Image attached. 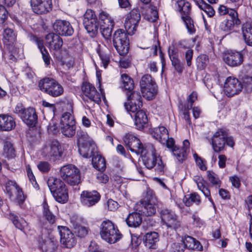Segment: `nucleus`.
Instances as JSON below:
<instances>
[{
    "label": "nucleus",
    "mask_w": 252,
    "mask_h": 252,
    "mask_svg": "<svg viewBox=\"0 0 252 252\" xmlns=\"http://www.w3.org/2000/svg\"><path fill=\"white\" fill-rule=\"evenodd\" d=\"M179 49H185L183 52L188 66H190L193 55V50L188 46L186 40H181L178 41L175 45H172L168 49V55L172 63V66L179 73H182L184 69V63H182L179 57Z\"/></svg>",
    "instance_id": "1"
},
{
    "label": "nucleus",
    "mask_w": 252,
    "mask_h": 252,
    "mask_svg": "<svg viewBox=\"0 0 252 252\" xmlns=\"http://www.w3.org/2000/svg\"><path fill=\"white\" fill-rule=\"evenodd\" d=\"M140 155L144 165L148 169L155 167L157 172H163L164 166L161 158L152 144L147 145Z\"/></svg>",
    "instance_id": "2"
},
{
    "label": "nucleus",
    "mask_w": 252,
    "mask_h": 252,
    "mask_svg": "<svg viewBox=\"0 0 252 252\" xmlns=\"http://www.w3.org/2000/svg\"><path fill=\"white\" fill-rule=\"evenodd\" d=\"M100 235L103 240L110 244L117 242L122 237L117 227L109 220H104L101 223Z\"/></svg>",
    "instance_id": "3"
},
{
    "label": "nucleus",
    "mask_w": 252,
    "mask_h": 252,
    "mask_svg": "<svg viewBox=\"0 0 252 252\" xmlns=\"http://www.w3.org/2000/svg\"><path fill=\"white\" fill-rule=\"evenodd\" d=\"M38 87L41 91L54 97L62 95L64 92L63 86L56 80L50 77L40 80Z\"/></svg>",
    "instance_id": "4"
},
{
    "label": "nucleus",
    "mask_w": 252,
    "mask_h": 252,
    "mask_svg": "<svg viewBox=\"0 0 252 252\" xmlns=\"http://www.w3.org/2000/svg\"><path fill=\"white\" fill-rule=\"evenodd\" d=\"M177 8L181 14V18L186 26L188 32L190 34L195 33L196 29L193 21L190 16V4L185 0H179L177 1Z\"/></svg>",
    "instance_id": "5"
},
{
    "label": "nucleus",
    "mask_w": 252,
    "mask_h": 252,
    "mask_svg": "<svg viewBox=\"0 0 252 252\" xmlns=\"http://www.w3.org/2000/svg\"><path fill=\"white\" fill-rule=\"evenodd\" d=\"M60 176L71 186L78 185L81 182L79 170L72 164H67L61 167Z\"/></svg>",
    "instance_id": "6"
},
{
    "label": "nucleus",
    "mask_w": 252,
    "mask_h": 252,
    "mask_svg": "<svg viewBox=\"0 0 252 252\" xmlns=\"http://www.w3.org/2000/svg\"><path fill=\"white\" fill-rule=\"evenodd\" d=\"M140 84L143 96L148 100L153 99L158 93V87L152 76L149 74L143 76Z\"/></svg>",
    "instance_id": "7"
},
{
    "label": "nucleus",
    "mask_w": 252,
    "mask_h": 252,
    "mask_svg": "<svg viewBox=\"0 0 252 252\" xmlns=\"http://www.w3.org/2000/svg\"><path fill=\"white\" fill-rule=\"evenodd\" d=\"M113 44L121 55L126 54L128 52L129 40L127 33L123 29L117 30L113 36Z\"/></svg>",
    "instance_id": "8"
},
{
    "label": "nucleus",
    "mask_w": 252,
    "mask_h": 252,
    "mask_svg": "<svg viewBox=\"0 0 252 252\" xmlns=\"http://www.w3.org/2000/svg\"><path fill=\"white\" fill-rule=\"evenodd\" d=\"M83 25L88 33L95 34L98 29V22L94 12L91 9H87L84 15Z\"/></svg>",
    "instance_id": "9"
},
{
    "label": "nucleus",
    "mask_w": 252,
    "mask_h": 252,
    "mask_svg": "<svg viewBox=\"0 0 252 252\" xmlns=\"http://www.w3.org/2000/svg\"><path fill=\"white\" fill-rule=\"evenodd\" d=\"M165 144L166 145L167 148L172 149L173 155L179 161H183L185 159L189 146V143L188 140L184 141L183 147L181 149L174 146L173 139L169 138V136L168 138L166 139Z\"/></svg>",
    "instance_id": "10"
},
{
    "label": "nucleus",
    "mask_w": 252,
    "mask_h": 252,
    "mask_svg": "<svg viewBox=\"0 0 252 252\" xmlns=\"http://www.w3.org/2000/svg\"><path fill=\"white\" fill-rule=\"evenodd\" d=\"M100 30L102 36L106 39L111 38L114 22L110 15L105 12L100 14Z\"/></svg>",
    "instance_id": "11"
},
{
    "label": "nucleus",
    "mask_w": 252,
    "mask_h": 252,
    "mask_svg": "<svg viewBox=\"0 0 252 252\" xmlns=\"http://www.w3.org/2000/svg\"><path fill=\"white\" fill-rule=\"evenodd\" d=\"M140 18V14L138 9H133L127 14L125 20V27L128 34H132L136 31Z\"/></svg>",
    "instance_id": "12"
},
{
    "label": "nucleus",
    "mask_w": 252,
    "mask_h": 252,
    "mask_svg": "<svg viewBox=\"0 0 252 252\" xmlns=\"http://www.w3.org/2000/svg\"><path fill=\"white\" fill-rule=\"evenodd\" d=\"M160 217L167 227L177 229L181 225L178 216L171 210L167 209L162 210Z\"/></svg>",
    "instance_id": "13"
},
{
    "label": "nucleus",
    "mask_w": 252,
    "mask_h": 252,
    "mask_svg": "<svg viewBox=\"0 0 252 252\" xmlns=\"http://www.w3.org/2000/svg\"><path fill=\"white\" fill-rule=\"evenodd\" d=\"M224 88L226 95L231 97L242 91L243 85L237 79L229 77L225 81Z\"/></svg>",
    "instance_id": "14"
},
{
    "label": "nucleus",
    "mask_w": 252,
    "mask_h": 252,
    "mask_svg": "<svg viewBox=\"0 0 252 252\" xmlns=\"http://www.w3.org/2000/svg\"><path fill=\"white\" fill-rule=\"evenodd\" d=\"M124 141L126 145L132 152L138 155H140L142 152L145 150V146L147 145H143L138 138L131 134H126Z\"/></svg>",
    "instance_id": "15"
},
{
    "label": "nucleus",
    "mask_w": 252,
    "mask_h": 252,
    "mask_svg": "<svg viewBox=\"0 0 252 252\" xmlns=\"http://www.w3.org/2000/svg\"><path fill=\"white\" fill-rule=\"evenodd\" d=\"M227 132L223 129H219L212 138V145L215 152L219 153L224 149L225 138Z\"/></svg>",
    "instance_id": "16"
},
{
    "label": "nucleus",
    "mask_w": 252,
    "mask_h": 252,
    "mask_svg": "<svg viewBox=\"0 0 252 252\" xmlns=\"http://www.w3.org/2000/svg\"><path fill=\"white\" fill-rule=\"evenodd\" d=\"M53 28L56 34L62 36H70L74 32L70 24L65 20H56L53 24Z\"/></svg>",
    "instance_id": "17"
},
{
    "label": "nucleus",
    "mask_w": 252,
    "mask_h": 252,
    "mask_svg": "<svg viewBox=\"0 0 252 252\" xmlns=\"http://www.w3.org/2000/svg\"><path fill=\"white\" fill-rule=\"evenodd\" d=\"M61 243L67 248H71L76 244L74 234L67 227L58 226Z\"/></svg>",
    "instance_id": "18"
},
{
    "label": "nucleus",
    "mask_w": 252,
    "mask_h": 252,
    "mask_svg": "<svg viewBox=\"0 0 252 252\" xmlns=\"http://www.w3.org/2000/svg\"><path fill=\"white\" fill-rule=\"evenodd\" d=\"M43 153L49 158H57L62 155L61 146L59 141L56 140L50 141L44 148Z\"/></svg>",
    "instance_id": "19"
},
{
    "label": "nucleus",
    "mask_w": 252,
    "mask_h": 252,
    "mask_svg": "<svg viewBox=\"0 0 252 252\" xmlns=\"http://www.w3.org/2000/svg\"><path fill=\"white\" fill-rule=\"evenodd\" d=\"M31 2L33 11L38 14L47 13L52 8V0H31Z\"/></svg>",
    "instance_id": "20"
},
{
    "label": "nucleus",
    "mask_w": 252,
    "mask_h": 252,
    "mask_svg": "<svg viewBox=\"0 0 252 252\" xmlns=\"http://www.w3.org/2000/svg\"><path fill=\"white\" fill-rule=\"evenodd\" d=\"M83 94L91 100L99 103L101 101L100 94L94 86L88 82H84L81 87Z\"/></svg>",
    "instance_id": "21"
},
{
    "label": "nucleus",
    "mask_w": 252,
    "mask_h": 252,
    "mask_svg": "<svg viewBox=\"0 0 252 252\" xmlns=\"http://www.w3.org/2000/svg\"><path fill=\"white\" fill-rule=\"evenodd\" d=\"M100 197V194L96 191H83L81 194V201L83 205L91 207L95 205Z\"/></svg>",
    "instance_id": "22"
},
{
    "label": "nucleus",
    "mask_w": 252,
    "mask_h": 252,
    "mask_svg": "<svg viewBox=\"0 0 252 252\" xmlns=\"http://www.w3.org/2000/svg\"><path fill=\"white\" fill-rule=\"evenodd\" d=\"M46 43L50 50L58 51L60 50L63 44L62 38L59 35L51 32L45 37Z\"/></svg>",
    "instance_id": "23"
},
{
    "label": "nucleus",
    "mask_w": 252,
    "mask_h": 252,
    "mask_svg": "<svg viewBox=\"0 0 252 252\" xmlns=\"http://www.w3.org/2000/svg\"><path fill=\"white\" fill-rule=\"evenodd\" d=\"M223 61L228 65L232 67L241 65L243 62V55L239 52H231L226 54Z\"/></svg>",
    "instance_id": "24"
},
{
    "label": "nucleus",
    "mask_w": 252,
    "mask_h": 252,
    "mask_svg": "<svg viewBox=\"0 0 252 252\" xmlns=\"http://www.w3.org/2000/svg\"><path fill=\"white\" fill-rule=\"evenodd\" d=\"M181 249L178 252H183L185 248L190 250H196L199 251L202 250V246L200 242L192 237L187 236L182 240Z\"/></svg>",
    "instance_id": "25"
},
{
    "label": "nucleus",
    "mask_w": 252,
    "mask_h": 252,
    "mask_svg": "<svg viewBox=\"0 0 252 252\" xmlns=\"http://www.w3.org/2000/svg\"><path fill=\"white\" fill-rule=\"evenodd\" d=\"M16 126L15 122L13 117L5 115H0V130L2 131H10Z\"/></svg>",
    "instance_id": "26"
},
{
    "label": "nucleus",
    "mask_w": 252,
    "mask_h": 252,
    "mask_svg": "<svg viewBox=\"0 0 252 252\" xmlns=\"http://www.w3.org/2000/svg\"><path fill=\"white\" fill-rule=\"evenodd\" d=\"M96 147L93 142L85 145H78V151L80 154L84 158H90L95 154Z\"/></svg>",
    "instance_id": "27"
},
{
    "label": "nucleus",
    "mask_w": 252,
    "mask_h": 252,
    "mask_svg": "<svg viewBox=\"0 0 252 252\" xmlns=\"http://www.w3.org/2000/svg\"><path fill=\"white\" fill-rule=\"evenodd\" d=\"M151 135L154 139L164 145L168 138V131L164 126H158L152 130Z\"/></svg>",
    "instance_id": "28"
},
{
    "label": "nucleus",
    "mask_w": 252,
    "mask_h": 252,
    "mask_svg": "<svg viewBox=\"0 0 252 252\" xmlns=\"http://www.w3.org/2000/svg\"><path fill=\"white\" fill-rule=\"evenodd\" d=\"M21 119L23 122L28 126H34L37 120V116L35 110L32 108H28L22 116Z\"/></svg>",
    "instance_id": "29"
},
{
    "label": "nucleus",
    "mask_w": 252,
    "mask_h": 252,
    "mask_svg": "<svg viewBox=\"0 0 252 252\" xmlns=\"http://www.w3.org/2000/svg\"><path fill=\"white\" fill-rule=\"evenodd\" d=\"M47 183L52 194L66 187L64 182L60 179L53 177H50L48 179Z\"/></svg>",
    "instance_id": "30"
},
{
    "label": "nucleus",
    "mask_w": 252,
    "mask_h": 252,
    "mask_svg": "<svg viewBox=\"0 0 252 252\" xmlns=\"http://www.w3.org/2000/svg\"><path fill=\"white\" fill-rule=\"evenodd\" d=\"M7 217L13 223V225L18 229L23 230L28 224L26 220L14 213L10 212L7 214Z\"/></svg>",
    "instance_id": "31"
},
{
    "label": "nucleus",
    "mask_w": 252,
    "mask_h": 252,
    "mask_svg": "<svg viewBox=\"0 0 252 252\" xmlns=\"http://www.w3.org/2000/svg\"><path fill=\"white\" fill-rule=\"evenodd\" d=\"M158 240V233L156 232L147 233L145 236V245L149 249H156Z\"/></svg>",
    "instance_id": "32"
},
{
    "label": "nucleus",
    "mask_w": 252,
    "mask_h": 252,
    "mask_svg": "<svg viewBox=\"0 0 252 252\" xmlns=\"http://www.w3.org/2000/svg\"><path fill=\"white\" fill-rule=\"evenodd\" d=\"M242 31L245 43L248 45L252 46V25L249 23L244 24Z\"/></svg>",
    "instance_id": "33"
},
{
    "label": "nucleus",
    "mask_w": 252,
    "mask_h": 252,
    "mask_svg": "<svg viewBox=\"0 0 252 252\" xmlns=\"http://www.w3.org/2000/svg\"><path fill=\"white\" fill-rule=\"evenodd\" d=\"M135 113V125L137 129H141L147 123L148 118L146 114L143 110H140Z\"/></svg>",
    "instance_id": "34"
},
{
    "label": "nucleus",
    "mask_w": 252,
    "mask_h": 252,
    "mask_svg": "<svg viewBox=\"0 0 252 252\" xmlns=\"http://www.w3.org/2000/svg\"><path fill=\"white\" fill-rule=\"evenodd\" d=\"M158 204L151 203L142 202L141 209L140 212L146 216H152L155 214Z\"/></svg>",
    "instance_id": "35"
},
{
    "label": "nucleus",
    "mask_w": 252,
    "mask_h": 252,
    "mask_svg": "<svg viewBox=\"0 0 252 252\" xmlns=\"http://www.w3.org/2000/svg\"><path fill=\"white\" fill-rule=\"evenodd\" d=\"M92 164L93 167L98 171H103L106 168V162L104 158L101 155L94 154L92 156Z\"/></svg>",
    "instance_id": "36"
},
{
    "label": "nucleus",
    "mask_w": 252,
    "mask_h": 252,
    "mask_svg": "<svg viewBox=\"0 0 252 252\" xmlns=\"http://www.w3.org/2000/svg\"><path fill=\"white\" fill-rule=\"evenodd\" d=\"M126 222L129 226L136 227L141 223L142 218L139 213H132L127 217Z\"/></svg>",
    "instance_id": "37"
},
{
    "label": "nucleus",
    "mask_w": 252,
    "mask_h": 252,
    "mask_svg": "<svg viewBox=\"0 0 252 252\" xmlns=\"http://www.w3.org/2000/svg\"><path fill=\"white\" fill-rule=\"evenodd\" d=\"M41 247L46 252H54L57 248V241L54 239H47L41 243Z\"/></svg>",
    "instance_id": "38"
},
{
    "label": "nucleus",
    "mask_w": 252,
    "mask_h": 252,
    "mask_svg": "<svg viewBox=\"0 0 252 252\" xmlns=\"http://www.w3.org/2000/svg\"><path fill=\"white\" fill-rule=\"evenodd\" d=\"M52 195L55 200L61 203H65L68 199V190L66 187L55 192Z\"/></svg>",
    "instance_id": "39"
},
{
    "label": "nucleus",
    "mask_w": 252,
    "mask_h": 252,
    "mask_svg": "<svg viewBox=\"0 0 252 252\" xmlns=\"http://www.w3.org/2000/svg\"><path fill=\"white\" fill-rule=\"evenodd\" d=\"M3 155L8 159L14 158L15 157V151L10 142L6 141L4 143Z\"/></svg>",
    "instance_id": "40"
},
{
    "label": "nucleus",
    "mask_w": 252,
    "mask_h": 252,
    "mask_svg": "<svg viewBox=\"0 0 252 252\" xmlns=\"http://www.w3.org/2000/svg\"><path fill=\"white\" fill-rule=\"evenodd\" d=\"M194 1L198 6L203 10L209 17H211L214 15L215 11L213 8L203 0H194Z\"/></svg>",
    "instance_id": "41"
},
{
    "label": "nucleus",
    "mask_w": 252,
    "mask_h": 252,
    "mask_svg": "<svg viewBox=\"0 0 252 252\" xmlns=\"http://www.w3.org/2000/svg\"><path fill=\"white\" fill-rule=\"evenodd\" d=\"M97 53L101 60L104 67L106 68L110 62V51L108 48L105 47L104 48H100L98 50Z\"/></svg>",
    "instance_id": "42"
},
{
    "label": "nucleus",
    "mask_w": 252,
    "mask_h": 252,
    "mask_svg": "<svg viewBox=\"0 0 252 252\" xmlns=\"http://www.w3.org/2000/svg\"><path fill=\"white\" fill-rule=\"evenodd\" d=\"M201 201L200 196L196 193H193L185 195L183 198V202L186 206L189 207L193 203L199 204Z\"/></svg>",
    "instance_id": "43"
},
{
    "label": "nucleus",
    "mask_w": 252,
    "mask_h": 252,
    "mask_svg": "<svg viewBox=\"0 0 252 252\" xmlns=\"http://www.w3.org/2000/svg\"><path fill=\"white\" fill-rule=\"evenodd\" d=\"M11 190H14L16 194V201L19 205H21L25 200V197L22 189L15 182H11Z\"/></svg>",
    "instance_id": "44"
},
{
    "label": "nucleus",
    "mask_w": 252,
    "mask_h": 252,
    "mask_svg": "<svg viewBox=\"0 0 252 252\" xmlns=\"http://www.w3.org/2000/svg\"><path fill=\"white\" fill-rule=\"evenodd\" d=\"M61 129L62 133L66 137H71L73 136L76 131L75 122H72V124L61 126Z\"/></svg>",
    "instance_id": "45"
},
{
    "label": "nucleus",
    "mask_w": 252,
    "mask_h": 252,
    "mask_svg": "<svg viewBox=\"0 0 252 252\" xmlns=\"http://www.w3.org/2000/svg\"><path fill=\"white\" fill-rule=\"evenodd\" d=\"M77 138L78 146L93 142V140L87 133L81 129L77 131Z\"/></svg>",
    "instance_id": "46"
},
{
    "label": "nucleus",
    "mask_w": 252,
    "mask_h": 252,
    "mask_svg": "<svg viewBox=\"0 0 252 252\" xmlns=\"http://www.w3.org/2000/svg\"><path fill=\"white\" fill-rule=\"evenodd\" d=\"M123 87L128 92L132 91L134 88V83L133 79L126 74H123L121 75Z\"/></svg>",
    "instance_id": "47"
},
{
    "label": "nucleus",
    "mask_w": 252,
    "mask_h": 252,
    "mask_svg": "<svg viewBox=\"0 0 252 252\" xmlns=\"http://www.w3.org/2000/svg\"><path fill=\"white\" fill-rule=\"evenodd\" d=\"M127 101L137 103V105L143 104L142 98L140 93L136 91H131L130 93L127 92Z\"/></svg>",
    "instance_id": "48"
},
{
    "label": "nucleus",
    "mask_w": 252,
    "mask_h": 252,
    "mask_svg": "<svg viewBox=\"0 0 252 252\" xmlns=\"http://www.w3.org/2000/svg\"><path fill=\"white\" fill-rule=\"evenodd\" d=\"M207 173L208 180L212 185L216 188H220L221 184V181L218 176L213 171H208Z\"/></svg>",
    "instance_id": "49"
},
{
    "label": "nucleus",
    "mask_w": 252,
    "mask_h": 252,
    "mask_svg": "<svg viewBox=\"0 0 252 252\" xmlns=\"http://www.w3.org/2000/svg\"><path fill=\"white\" fill-rule=\"evenodd\" d=\"M3 35L4 43L8 42L13 43L15 39V35L13 31L9 28H6L4 30Z\"/></svg>",
    "instance_id": "50"
},
{
    "label": "nucleus",
    "mask_w": 252,
    "mask_h": 252,
    "mask_svg": "<svg viewBox=\"0 0 252 252\" xmlns=\"http://www.w3.org/2000/svg\"><path fill=\"white\" fill-rule=\"evenodd\" d=\"M197 187L198 189L202 191L203 194L207 198H208L209 200L214 204L213 199L211 197V193L209 189L206 187L203 183V180L201 181H199L196 182Z\"/></svg>",
    "instance_id": "51"
},
{
    "label": "nucleus",
    "mask_w": 252,
    "mask_h": 252,
    "mask_svg": "<svg viewBox=\"0 0 252 252\" xmlns=\"http://www.w3.org/2000/svg\"><path fill=\"white\" fill-rule=\"evenodd\" d=\"M142 105L143 104H138V105H137V103L128 101H126L124 103V106L126 111L128 112H132L133 113L140 110Z\"/></svg>",
    "instance_id": "52"
},
{
    "label": "nucleus",
    "mask_w": 252,
    "mask_h": 252,
    "mask_svg": "<svg viewBox=\"0 0 252 252\" xmlns=\"http://www.w3.org/2000/svg\"><path fill=\"white\" fill-rule=\"evenodd\" d=\"M235 25L236 24L234 22L229 19H226L220 23V28L223 31L229 32L233 29Z\"/></svg>",
    "instance_id": "53"
},
{
    "label": "nucleus",
    "mask_w": 252,
    "mask_h": 252,
    "mask_svg": "<svg viewBox=\"0 0 252 252\" xmlns=\"http://www.w3.org/2000/svg\"><path fill=\"white\" fill-rule=\"evenodd\" d=\"M74 231L77 236L81 238L85 237L88 233V229L85 226L77 224L74 227Z\"/></svg>",
    "instance_id": "54"
},
{
    "label": "nucleus",
    "mask_w": 252,
    "mask_h": 252,
    "mask_svg": "<svg viewBox=\"0 0 252 252\" xmlns=\"http://www.w3.org/2000/svg\"><path fill=\"white\" fill-rule=\"evenodd\" d=\"M43 215L45 219L50 223L53 224L55 222L56 219V217L49 210L48 206L47 204L44 205Z\"/></svg>",
    "instance_id": "55"
},
{
    "label": "nucleus",
    "mask_w": 252,
    "mask_h": 252,
    "mask_svg": "<svg viewBox=\"0 0 252 252\" xmlns=\"http://www.w3.org/2000/svg\"><path fill=\"white\" fill-rule=\"evenodd\" d=\"M72 122H75L74 117L69 112H66L63 114L61 119V125H67L72 124Z\"/></svg>",
    "instance_id": "56"
},
{
    "label": "nucleus",
    "mask_w": 252,
    "mask_h": 252,
    "mask_svg": "<svg viewBox=\"0 0 252 252\" xmlns=\"http://www.w3.org/2000/svg\"><path fill=\"white\" fill-rule=\"evenodd\" d=\"M143 202L158 204V201L153 190L148 189L147 190L146 195L145 197V200L143 201Z\"/></svg>",
    "instance_id": "57"
},
{
    "label": "nucleus",
    "mask_w": 252,
    "mask_h": 252,
    "mask_svg": "<svg viewBox=\"0 0 252 252\" xmlns=\"http://www.w3.org/2000/svg\"><path fill=\"white\" fill-rule=\"evenodd\" d=\"M198 66L200 68H204L209 62V58L206 55L202 54L199 56L197 59Z\"/></svg>",
    "instance_id": "58"
},
{
    "label": "nucleus",
    "mask_w": 252,
    "mask_h": 252,
    "mask_svg": "<svg viewBox=\"0 0 252 252\" xmlns=\"http://www.w3.org/2000/svg\"><path fill=\"white\" fill-rule=\"evenodd\" d=\"M197 94L193 92L190 94L187 99L188 103L185 106V108L187 110H190L192 108L194 102L197 99Z\"/></svg>",
    "instance_id": "59"
},
{
    "label": "nucleus",
    "mask_w": 252,
    "mask_h": 252,
    "mask_svg": "<svg viewBox=\"0 0 252 252\" xmlns=\"http://www.w3.org/2000/svg\"><path fill=\"white\" fill-rule=\"evenodd\" d=\"M227 14L231 18V19L229 20L234 22L236 25H239L240 24V21L238 17V13L235 9L229 8Z\"/></svg>",
    "instance_id": "60"
},
{
    "label": "nucleus",
    "mask_w": 252,
    "mask_h": 252,
    "mask_svg": "<svg viewBox=\"0 0 252 252\" xmlns=\"http://www.w3.org/2000/svg\"><path fill=\"white\" fill-rule=\"evenodd\" d=\"M27 173L29 179L31 183H32L33 188H34L35 189L38 188V185L35 180V178L33 174L32 169H31L29 166L27 167Z\"/></svg>",
    "instance_id": "61"
},
{
    "label": "nucleus",
    "mask_w": 252,
    "mask_h": 252,
    "mask_svg": "<svg viewBox=\"0 0 252 252\" xmlns=\"http://www.w3.org/2000/svg\"><path fill=\"white\" fill-rule=\"evenodd\" d=\"M8 17V12L5 8L0 4V24H3Z\"/></svg>",
    "instance_id": "62"
},
{
    "label": "nucleus",
    "mask_w": 252,
    "mask_h": 252,
    "mask_svg": "<svg viewBox=\"0 0 252 252\" xmlns=\"http://www.w3.org/2000/svg\"><path fill=\"white\" fill-rule=\"evenodd\" d=\"M26 111V109L25 108L23 105L21 103H18L14 109V112L15 114H18L21 117V118Z\"/></svg>",
    "instance_id": "63"
},
{
    "label": "nucleus",
    "mask_w": 252,
    "mask_h": 252,
    "mask_svg": "<svg viewBox=\"0 0 252 252\" xmlns=\"http://www.w3.org/2000/svg\"><path fill=\"white\" fill-rule=\"evenodd\" d=\"M193 157L195 160L196 163L202 170H206V167L203 164V159L199 157L196 153H194Z\"/></svg>",
    "instance_id": "64"
}]
</instances>
